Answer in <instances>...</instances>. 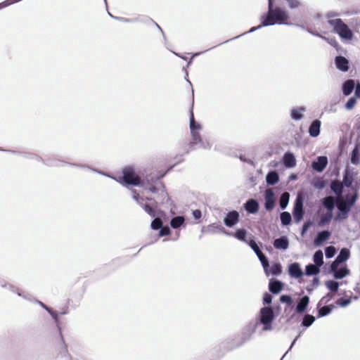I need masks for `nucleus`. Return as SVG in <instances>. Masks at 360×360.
<instances>
[{
    "label": "nucleus",
    "instance_id": "5fc2aeb1",
    "mask_svg": "<svg viewBox=\"0 0 360 360\" xmlns=\"http://www.w3.org/2000/svg\"><path fill=\"white\" fill-rule=\"evenodd\" d=\"M145 212L148 214L151 217H155L156 215L155 210L149 205L145 204L141 205Z\"/></svg>",
    "mask_w": 360,
    "mask_h": 360
},
{
    "label": "nucleus",
    "instance_id": "20e7f679",
    "mask_svg": "<svg viewBox=\"0 0 360 360\" xmlns=\"http://www.w3.org/2000/svg\"><path fill=\"white\" fill-rule=\"evenodd\" d=\"M122 177L120 182L124 185H130L136 186H141L144 189H147L146 177L145 179L141 180L140 176L136 174L134 169L130 167H126L122 170Z\"/></svg>",
    "mask_w": 360,
    "mask_h": 360
},
{
    "label": "nucleus",
    "instance_id": "9b49d317",
    "mask_svg": "<svg viewBox=\"0 0 360 360\" xmlns=\"http://www.w3.org/2000/svg\"><path fill=\"white\" fill-rule=\"evenodd\" d=\"M350 257V251L348 248H343L340 250L339 254L331 263V269H334L336 266H338L340 264L345 262L349 259Z\"/></svg>",
    "mask_w": 360,
    "mask_h": 360
},
{
    "label": "nucleus",
    "instance_id": "5701e85b",
    "mask_svg": "<svg viewBox=\"0 0 360 360\" xmlns=\"http://www.w3.org/2000/svg\"><path fill=\"white\" fill-rule=\"evenodd\" d=\"M321 126V122L319 120H314L309 127L308 132L309 136L313 138L317 137L320 134Z\"/></svg>",
    "mask_w": 360,
    "mask_h": 360
},
{
    "label": "nucleus",
    "instance_id": "bb28decb",
    "mask_svg": "<svg viewBox=\"0 0 360 360\" xmlns=\"http://www.w3.org/2000/svg\"><path fill=\"white\" fill-rule=\"evenodd\" d=\"M331 191L337 195L340 196L344 191V185L342 183L337 179L332 180L330 184Z\"/></svg>",
    "mask_w": 360,
    "mask_h": 360
},
{
    "label": "nucleus",
    "instance_id": "774afa93",
    "mask_svg": "<svg viewBox=\"0 0 360 360\" xmlns=\"http://www.w3.org/2000/svg\"><path fill=\"white\" fill-rule=\"evenodd\" d=\"M354 96L356 98H360V83H358L356 86H355V89H354Z\"/></svg>",
    "mask_w": 360,
    "mask_h": 360
},
{
    "label": "nucleus",
    "instance_id": "412c9836",
    "mask_svg": "<svg viewBox=\"0 0 360 360\" xmlns=\"http://www.w3.org/2000/svg\"><path fill=\"white\" fill-rule=\"evenodd\" d=\"M335 65L336 68L342 72H347L349 68V60L342 56L335 58Z\"/></svg>",
    "mask_w": 360,
    "mask_h": 360
},
{
    "label": "nucleus",
    "instance_id": "69168bd1",
    "mask_svg": "<svg viewBox=\"0 0 360 360\" xmlns=\"http://www.w3.org/2000/svg\"><path fill=\"white\" fill-rule=\"evenodd\" d=\"M133 193H134V195H133V199L134 200H136V202L140 205H142V201L143 200V199L140 197L139 194L136 193V191L134 190H133Z\"/></svg>",
    "mask_w": 360,
    "mask_h": 360
},
{
    "label": "nucleus",
    "instance_id": "c85d7f7f",
    "mask_svg": "<svg viewBox=\"0 0 360 360\" xmlns=\"http://www.w3.org/2000/svg\"><path fill=\"white\" fill-rule=\"evenodd\" d=\"M266 181L269 186H274L279 181V174L276 170L269 171L266 176Z\"/></svg>",
    "mask_w": 360,
    "mask_h": 360
},
{
    "label": "nucleus",
    "instance_id": "0eeeda50",
    "mask_svg": "<svg viewBox=\"0 0 360 360\" xmlns=\"http://www.w3.org/2000/svg\"><path fill=\"white\" fill-rule=\"evenodd\" d=\"M357 199L358 194L356 192L354 193H348L343 197L338 198L337 207L350 212Z\"/></svg>",
    "mask_w": 360,
    "mask_h": 360
},
{
    "label": "nucleus",
    "instance_id": "2f4dec72",
    "mask_svg": "<svg viewBox=\"0 0 360 360\" xmlns=\"http://www.w3.org/2000/svg\"><path fill=\"white\" fill-rule=\"evenodd\" d=\"M360 158V147L359 145H355L350 154V161L352 165H357L359 163Z\"/></svg>",
    "mask_w": 360,
    "mask_h": 360
},
{
    "label": "nucleus",
    "instance_id": "72a5a7b5",
    "mask_svg": "<svg viewBox=\"0 0 360 360\" xmlns=\"http://www.w3.org/2000/svg\"><path fill=\"white\" fill-rule=\"evenodd\" d=\"M320 268L314 264H309L305 266V274L308 276H316L319 274Z\"/></svg>",
    "mask_w": 360,
    "mask_h": 360
},
{
    "label": "nucleus",
    "instance_id": "7ed1b4c3",
    "mask_svg": "<svg viewBox=\"0 0 360 360\" xmlns=\"http://www.w3.org/2000/svg\"><path fill=\"white\" fill-rule=\"evenodd\" d=\"M164 174L160 176L157 175H148L146 176V181H147V189L150 192L156 193L160 191V200L162 203L167 202L169 199L168 193L165 190V187L162 182L160 181V178L164 176Z\"/></svg>",
    "mask_w": 360,
    "mask_h": 360
},
{
    "label": "nucleus",
    "instance_id": "dca6fc26",
    "mask_svg": "<svg viewBox=\"0 0 360 360\" xmlns=\"http://www.w3.org/2000/svg\"><path fill=\"white\" fill-rule=\"evenodd\" d=\"M328 165V158L326 156H319L316 160L311 163L312 169L317 172H322Z\"/></svg>",
    "mask_w": 360,
    "mask_h": 360
},
{
    "label": "nucleus",
    "instance_id": "4c0bfd02",
    "mask_svg": "<svg viewBox=\"0 0 360 360\" xmlns=\"http://www.w3.org/2000/svg\"><path fill=\"white\" fill-rule=\"evenodd\" d=\"M314 264L321 267L323 264V255L321 250H316L313 255Z\"/></svg>",
    "mask_w": 360,
    "mask_h": 360
},
{
    "label": "nucleus",
    "instance_id": "f3484780",
    "mask_svg": "<svg viewBox=\"0 0 360 360\" xmlns=\"http://www.w3.org/2000/svg\"><path fill=\"white\" fill-rule=\"evenodd\" d=\"M223 233L226 236H233L235 238H236L237 240H238L240 241H242V242H244L246 243L248 242V240H247V239H246V237L248 235V231L246 229H245L243 228L238 229L234 233L229 232L226 230H224Z\"/></svg>",
    "mask_w": 360,
    "mask_h": 360
},
{
    "label": "nucleus",
    "instance_id": "9d476101",
    "mask_svg": "<svg viewBox=\"0 0 360 360\" xmlns=\"http://www.w3.org/2000/svg\"><path fill=\"white\" fill-rule=\"evenodd\" d=\"M240 221V214L236 210L229 211L224 218V224L226 226L231 228L236 226Z\"/></svg>",
    "mask_w": 360,
    "mask_h": 360
},
{
    "label": "nucleus",
    "instance_id": "423d86ee",
    "mask_svg": "<svg viewBox=\"0 0 360 360\" xmlns=\"http://www.w3.org/2000/svg\"><path fill=\"white\" fill-rule=\"evenodd\" d=\"M257 323L253 321L249 322L243 328L242 332L238 336V342L236 345V347H240L244 343L250 341L252 339V335L257 330Z\"/></svg>",
    "mask_w": 360,
    "mask_h": 360
},
{
    "label": "nucleus",
    "instance_id": "6ab92c4d",
    "mask_svg": "<svg viewBox=\"0 0 360 360\" xmlns=\"http://www.w3.org/2000/svg\"><path fill=\"white\" fill-rule=\"evenodd\" d=\"M309 304V297L308 295H304L297 300V304L295 307V312L297 314H303L307 310V308Z\"/></svg>",
    "mask_w": 360,
    "mask_h": 360
},
{
    "label": "nucleus",
    "instance_id": "2eb2a0df",
    "mask_svg": "<svg viewBox=\"0 0 360 360\" xmlns=\"http://www.w3.org/2000/svg\"><path fill=\"white\" fill-rule=\"evenodd\" d=\"M331 236V232L328 230L321 231L317 233L314 240V245L316 247L321 246Z\"/></svg>",
    "mask_w": 360,
    "mask_h": 360
},
{
    "label": "nucleus",
    "instance_id": "4d7b16f0",
    "mask_svg": "<svg viewBox=\"0 0 360 360\" xmlns=\"http://www.w3.org/2000/svg\"><path fill=\"white\" fill-rule=\"evenodd\" d=\"M280 302L281 303H285L288 305H291L292 303V298L290 295H282L280 297Z\"/></svg>",
    "mask_w": 360,
    "mask_h": 360
},
{
    "label": "nucleus",
    "instance_id": "338daca9",
    "mask_svg": "<svg viewBox=\"0 0 360 360\" xmlns=\"http://www.w3.org/2000/svg\"><path fill=\"white\" fill-rule=\"evenodd\" d=\"M326 184L325 182V181L323 180H318L315 184H314V186L318 188V189H323L325 186H326Z\"/></svg>",
    "mask_w": 360,
    "mask_h": 360
},
{
    "label": "nucleus",
    "instance_id": "c756f323",
    "mask_svg": "<svg viewBox=\"0 0 360 360\" xmlns=\"http://www.w3.org/2000/svg\"><path fill=\"white\" fill-rule=\"evenodd\" d=\"M306 111L304 106L293 108L290 111V117L294 120H300L303 118V113Z\"/></svg>",
    "mask_w": 360,
    "mask_h": 360
},
{
    "label": "nucleus",
    "instance_id": "e2e57ef3",
    "mask_svg": "<svg viewBox=\"0 0 360 360\" xmlns=\"http://www.w3.org/2000/svg\"><path fill=\"white\" fill-rule=\"evenodd\" d=\"M290 8H297L300 6L301 4L299 0H285Z\"/></svg>",
    "mask_w": 360,
    "mask_h": 360
},
{
    "label": "nucleus",
    "instance_id": "cd10ccee",
    "mask_svg": "<svg viewBox=\"0 0 360 360\" xmlns=\"http://www.w3.org/2000/svg\"><path fill=\"white\" fill-rule=\"evenodd\" d=\"M355 82H354V79H349L347 80H346L343 84H342V94L347 96H349L352 92L354 91V89H355Z\"/></svg>",
    "mask_w": 360,
    "mask_h": 360
},
{
    "label": "nucleus",
    "instance_id": "f8f14e48",
    "mask_svg": "<svg viewBox=\"0 0 360 360\" xmlns=\"http://www.w3.org/2000/svg\"><path fill=\"white\" fill-rule=\"evenodd\" d=\"M276 205L275 193L271 188H267L264 193V208L271 211Z\"/></svg>",
    "mask_w": 360,
    "mask_h": 360
},
{
    "label": "nucleus",
    "instance_id": "58836bf2",
    "mask_svg": "<svg viewBox=\"0 0 360 360\" xmlns=\"http://www.w3.org/2000/svg\"><path fill=\"white\" fill-rule=\"evenodd\" d=\"M185 219L183 216H176L170 220V226L173 229H178L184 224Z\"/></svg>",
    "mask_w": 360,
    "mask_h": 360
},
{
    "label": "nucleus",
    "instance_id": "e433bc0d",
    "mask_svg": "<svg viewBox=\"0 0 360 360\" xmlns=\"http://www.w3.org/2000/svg\"><path fill=\"white\" fill-rule=\"evenodd\" d=\"M190 131H200L202 129V127L200 124L195 121L193 115V112L191 111L190 114V124H189Z\"/></svg>",
    "mask_w": 360,
    "mask_h": 360
},
{
    "label": "nucleus",
    "instance_id": "de8ad7c7",
    "mask_svg": "<svg viewBox=\"0 0 360 360\" xmlns=\"http://www.w3.org/2000/svg\"><path fill=\"white\" fill-rule=\"evenodd\" d=\"M271 274L273 276H279L282 274V266L280 263H275L271 266Z\"/></svg>",
    "mask_w": 360,
    "mask_h": 360
},
{
    "label": "nucleus",
    "instance_id": "f704fd0d",
    "mask_svg": "<svg viewBox=\"0 0 360 360\" xmlns=\"http://www.w3.org/2000/svg\"><path fill=\"white\" fill-rule=\"evenodd\" d=\"M290 200V193L287 191L283 192L279 198V206L281 210H285Z\"/></svg>",
    "mask_w": 360,
    "mask_h": 360
},
{
    "label": "nucleus",
    "instance_id": "a19ab883",
    "mask_svg": "<svg viewBox=\"0 0 360 360\" xmlns=\"http://www.w3.org/2000/svg\"><path fill=\"white\" fill-rule=\"evenodd\" d=\"M326 286L333 294L338 292L339 289V283L333 280H328L326 282Z\"/></svg>",
    "mask_w": 360,
    "mask_h": 360
},
{
    "label": "nucleus",
    "instance_id": "09e8293b",
    "mask_svg": "<svg viewBox=\"0 0 360 360\" xmlns=\"http://www.w3.org/2000/svg\"><path fill=\"white\" fill-rule=\"evenodd\" d=\"M208 230L211 233H215L216 232L219 231L223 233V231L225 230L224 227L221 226V225L214 223L209 226Z\"/></svg>",
    "mask_w": 360,
    "mask_h": 360
},
{
    "label": "nucleus",
    "instance_id": "aec40b11",
    "mask_svg": "<svg viewBox=\"0 0 360 360\" xmlns=\"http://www.w3.org/2000/svg\"><path fill=\"white\" fill-rule=\"evenodd\" d=\"M245 210L250 214H255L259 209V204L256 199H248L243 205Z\"/></svg>",
    "mask_w": 360,
    "mask_h": 360
},
{
    "label": "nucleus",
    "instance_id": "603ef678",
    "mask_svg": "<svg viewBox=\"0 0 360 360\" xmlns=\"http://www.w3.org/2000/svg\"><path fill=\"white\" fill-rule=\"evenodd\" d=\"M356 103V98L355 96H352L348 99L347 103H345V108L348 110H350L354 108Z\"/></svg>",
    "mask_w": 360,
    "mask_h": 360
},
{
    "label": "nucleus",
    "instance_id": "c03bdc74",
    "mask_svg": "<svg viewBox=\"0 0 360 360\" xmlns=\"http://www.w3.org/2000/svg\"><path fill=\"white\" fill-rule=\"evenodd\" d=\"M65 162H63L56 158H48L46 160H44V164L49 167H60L61 166V163L63 165H66Z\"/></svg>",
    "mask_w": 360,
    "mask_h": 360
},
{
    "label": "nucleus",
    "instance_id": "a878e982",
    "mask_svg": "<svg viewBox=\"0 0 360 360\" xmlns=\"http://www.w3.org/2000/svg\"><path fill=\"white\" fill-rule=\"evenodd\" d=\"M273 245L276 249L285 250L289 247V240L287 236H283L275 239Z\"/></svg>",
    "mask_w": 360,
    "mask_h": 360
},
{
    "label": "nucleus",
    "instance_id": "4be33fe9",
    "mask_svg": "<svg viewBox=\"0 0 360 360\" xmlns=\"http://www.w3.org/2000/svg\"><path fill=\"white\" fill-rule=\"evenodd\" d=\"M283 288V283L275 278H271L269 282V290L274 295L278 294Z\"/></svg>",
    "mask_w": 360,
    "mask_h": 360
},
{
    "label": "nucleus",
    "instance_id": "13d9d810",
    "mask_svg": "<svg viewBox=\"0 0 360 360\" xmlns=\"http://www.w3.org/2000/svg\"><path fill=\"white\" fill-rule=\"evenodd\" d=\"M162 222L160 219L155 218L150 224L151 229L153 230H158L162 226Z\"/></svg>",
    "mask_w": 360,
    "mask_h": 360
},
{
    "label": "nucleus",
    "instance_id": "6e6552de",
    "mask_svg": "<svg viewBox=\"0 0 360 360\" xmlns=\"http://www.w3.org/2000/svg\"><path fill=\"white\" fill-rule=\"evenodd\" d=\"M304 198L302 194L298 193L294 202L292 212L294 220L296 223H299L302 220L304 216Z\"/></svg>",
    "mask_w": 360,
    "mask_h": 360
},
{
    "label": "nucleus",
    "instance_id": "37998d69",
    "mask_svg": "<svg viewBox=\"0 0 360 360\" xmlns=\"http://www.w3.org/2000/svg\"><path fill=\"white\" fill-rule=\"evenodd\" d=\"M315 321V317L311 314H305L302 319V326L308 328Z\"/></svg>",
    "mask_w": 360,
    "mask_h": 360
},
{
    "label": "nucleus",
    "instance_id": "ddd939ff",
    "mask_svg": "<svg viewBox=\"0 0 360 360\" xmlns=\"http://www.w3.org/2000/svg\"><path fill=\"white\" fill-rule=\"evenodd\" d=\"M288 272L289 276L293 278H301L304 276V272L298 262H293L288 265Z\"/></svg>",
    "mask_w": 360,
    "mask_h": 360
},
{
    "label": "nucleus",
    "instance_id": "1a4fd4ad",
    "mask_svg": "<svg viewBox=\"0 0 360 360\" xmlns=\"http://www.w3.org/2000/svg\"><path fill=\"white\" fill-rule=\"evenodd\" d=\"M191 141L189 143V148L191 150L195 149V146L203 149H210L211 148L210 143L207 141H203L200 134V131H191Z\"/></svg>",
    "mask_w": 360,
    "mask_h": 360
},
{
    "label": "nucleus",
    "instance_id": "6e6d98bb",
    "mask_svg": "<svg viewBox=\"0 0 360 360\" xmlns=\"http://www.w3.org/2000/svg\"><path fill=\"white\" fill-rule=\"evenodd\" d=\"M158 230L160 237L169 236L171 233L170 229L167 226H162Z\"/></svg>",
    "mask_w": 360,
    "mask_h": 360
},
{
    "label": "nucleus",
    "instance_id": "39448f33",
    "mask_svg": "<svg viewBox=\"0 0 360 360\" xmlns=\"http://www.w3.org/2000/svg\"><path fill=\"white\" fill-rule=\"evenodd\" d=\"M328 23L333 27V30L342 39L351 40L353 37V32L348 25L340 18L335 20H328Z\"/></svg>",
    "mask_w": 360,
    "mask_h": 360
},
{
    "label": "nucleus",
    "instance_id": "4468645a",
    "mask_svg": "<svg viewBox=\"0 0 360 360\" xmlns=\"http://www.w3.org/2000/svg\"><path fill=\"white\" fill-rule=\"evenodd\" d=\"M338 198L333 195H327L321 200L322 206L326 209L327 212H333L335 207H337Z\"/></svg>",
    "mask_w": 360,
    "mask_h": 360
},
{
    "label": "nucleus",
    "instance_id": "79ce46f5",
    "mask_svg": "<svg viewBox=\"0 0 360 360\" xmlns=\"http://www.w3.org/2000/svg\"><path fill=\"white\" fill-rule=\"evenodd\" d=\"M338 212L335 217V221H342L348 218L349 212L344 209H341L339 207H336Z\"/></svg>",
    "mask_w": 360,
    "mask_h": 360
},
{
    "label": "nucleus",
    "instance_id": "a211bd4d",
    "mask_svg": "<svg viewBox=\"0 0 360 360\" xmlns=\"http://www.w3.org/2000/svg\"><path fill=\"white\" fill-rule=\"evenodd\" d=\"M329 272L333 274V276L335 279H342L349 274V270L348 269L347 266L341 267H339L338 266H336L335 269H332L330 264L329 267Z\"/></svg>",
    "mask_w": 360,
    "mask_h": 360
},
{
    "label": "nucleus",
    "instance_id": "49530a36",
    "mask_svg": "<svg viewBox=\"0 0 360 360\" xmlns=\"http://www.w3.org/2000/svg\"><path fill=\"white\" fill-rule=\"evenodd\" d=\"M20 154H22V155L25 158L34 160L38 162H42L43 164L44 163V160L40 156L37 155V154L30 153H20Z\"/></svg>",
    "mask_w": 360,
    "mask_h": 360
},
{
    "label": "nucleus",
    "instance_id": "7c9ffc66",
    "mask_svg": "<svg viewBox=\"0 0 360 360\" xmlns=\"http://www.w3.org/2000/svg\"><path fill=\"white\" fill-rule=\"evenodd\" d=\"M257 256L262 264V266L264 269L266 275L269 276V261L268 257L262 252H259V253L257 254Z\"/></svg>",
    "mask_w": 360,
    "mask_h": 360
},
{
    "label": "nucleus",
    "instance_id": "3c124183",
    "mask_svg": "<svg viewBox=\"0 0 360 360\" xmlns=\"http://www.w3.org/2000/svg\"><path fill=\"white\" fill-rule=\"evenodd\" d=\"M247 244L251 248V249L254 251L256 255H257V254H259V252H262L259 249V246L257 245V243L253 238L249 240Z\"/></svg>",
    "mask_w": 360,
    "mask_h": 360
},
{
    "label": "nucleus",
    "instance_id": "473e14b6",
    "mask_svg": "<svg viewBox=\"0 0 360 360\" xmlns=\"http://www.w3.org/2000/svg\"><path fill=\"white\" fill-rule=\"evenodd\" d=\"M353 180L352 173L348 169H346L343 173L342 184L344 186L349 188L352 185Z\"/></svg>",
    "mask_w": 360,
    "mask_h": 360
},
{
    "label": "nucleus",
    "instance_id": "864d4df0",
    "mask_svg": "<svg viewBox=\"0 0 360 360\" xmlns=\"http://www.w3.org/2000/svg\"><path fill=\"white\" fill-rule=\"evenodd\" d=\"M352 300L349 298H340L336 301V304L341 307H346L350 304Z\"/></svg>",
    "mask_w": 360,
    "mask_h": 360
},
{
    "label": "nucleus",
    "instance_id": "0e129e2a",
    "mask_svg": "<svg viewBox=\"0 0 360 360\" xmlns=\"http://www.w3.org/2000/svg\"><path fill=\"white\" fill-rule=\"evenodd\" d=\"M261 20H262V22H261V24L259 25L251 27L249 31L244 32L241 35H244V34H248V33H252V32H255V31H256L257 30H259L260 28H262L263 27H267L268 25H263V18L262 17L261 18Z\"/></svg>",
    "mask_w": 360,
    "mask_h": 360
},
{
    "label": "nucleus",
    "instance_id": "c9c22d12",
    "mask_svg": "<svg viewBox=\"0 0 360 360\" xmlns=\"http://www.w3.org/2000/svg\"><path fill=\"white\" fill-rule=\"evenodd\" d=\"M333 217V212H327L321 217L320 220L318 222L319 226H323L328 224Z\"/></svg>",
    "mask_w": 360,
    "mask_h": 360
},
{
    "label": "nucleus",
    "instance_id": "052dcab7",
    "mask_svg": "<svg viewBox=\"0 0 360 360\" xmlns=\"http://www.w3.org/2000/svg\"><path fill=\"white\" fill-rule=\"evenodd\" d=\"M272 299H273V297L271 294H269L268 292H265L263 296V304L264 305L269 306V304L272 302Z\"/></svg>",
    "mask_w": 360,
    "mask_h": 360
},
{
    "label": "nucleus",
    "instance_id": "ea45409f",
    "mask_svg": "<svg viewBox=\"0 0 360 360\" xmlns=\"http://www.w3.org/2000/svg\"><path fill=\"white\" fill-rule=\"evenodd\" d=\"M280 219L282 226H288L292 222V217L290 212H283L280 214Z\"/></svg>",
    "mask_w": 360,
    "mask_h": 360
},
{
    "label": "nucleus",
    "instance_id": "f257e3e1",
    "mask_svg": "<svg viewBox=\"0 0 360 360\" xmlns=\"http://www.w3.org/2000/svg\"><path fill=\"white\" fill-rule=\"evenodd\" d=\"M263 25H286L288 18L287 13L281 8L274 7V4H269L268 11L262 15Z\"/></svg>",
    "mask_w": 360,
    "mask_h": 360
},
{
    "label": "nucleus",
    "instance_id": "f03ea898",
    "mask_svg": "<svg viewBox=\"0 0 360 360\" xmlns=\"http://www.w3.org/2000/svg\"><path fill=\"white\" fill-rule=\"evenodd\" d=\"M276 318L273 308L271 306H264L259 309L255 321L257 326L262 325L263 331H269L272 330V323Z\"/></svg>",
    "mask_w": 360,
    "mask_h": 360
},
{
    "label": "nucleus",
    "instance_id": "a18cd8bd",
    "mask_svg": "<svg viewBox=\"0 0 360 360\" xmlns=\"http://www.w3.org/2000/svg\"><path fill=\"white\" fill-rule=\"evenodd\" d=\"M57 339L58 340V346L61 347L62 350L66 353L67 352V346L65 345L61 329L58 327V331L57 335Z\"/></svg>",
    "mask_w": 360,
    "mask_h": 360
},
{
    "label": "nucleus",
    "instance_id": "b1692460",
    "mask_svg": "<svg viewBox=\"0 0 360 360\" xmlns=\"http://www.w3.org/2000/svg\"><path fill=\"white\" fill-rule=\"evenodd\" d=\"M324 300H325V297H323L319 302L318 305H317L318 317L319 318L328 316V314H330L332 312V311H333V309L334 308V306L333 304H329V305H325L323 307H320L321 304V302H323Z\"/></svg>",
    "mask_w": 360,
    "mask_h": 360
},
{
    "label": "nucleus",
    "instance_id": "393cba45",
    "mask_svg": "<svg viewBox=\"0 0 360 360\" xmlns=\"http://www.w3.org/2000/svg\"><path fill=\"white\" fill-rule=\"evenodd\" d=\"M282 162L286 168H292L296 165L295 157L292 153L289 151L284 153Z\"/></svg>",
    "mask_w": 360,
    "mask_h": 360
},
{
    "label": "nucleus",
    "instance_id": "bf43d9fd",
    "mask_svg": "<svg viewBox=\"0 0 360 360\" xmlns=\"http://www.w3.org/2000/svg\"><path fill=\"white\" fill-rule=\"evenodd\" d=\"M0 286L2 288H8L11 292H15V287L10 283H8L4 280L0 279Z\"/></svg>",
    "mask_w": 360,
    "mask_h": 360
},
{
    "label": "nucleus",
    "instance_id": "680f3d73",
    "mask_svg": "<svg viewBox=\"0 0 360 360\" xmlns=\"http://www.w3.org/2000/svg\"><path fill=\"white\" fill-rule=\"evenodd\" d=\"M313 224V221H308L307 222H305L303 225H302V230H301V236H304L306 233L307 232L308 229H309V227Z\"/></svg>",
    "mask_w": 360,
    "mask_h": 360
},
{
    "label": "nucleus",
    "instance_id": "8fccbe9b",
    "mask_svg": "<svg viewBox=\"0 0 360 360\" xmlns=\"http://www.w3.org/2000/svg\"><path fill=\"white\" fill-rule=\"evenodd\" d=\"M336 253V249L334 246L330 245L325 248V255L328 259H330L335 256Z\"/></svg>",
    "mask_w": 360,
    "mask_h": 360
}]
</instances>
